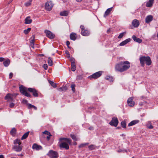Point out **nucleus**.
I'll return each mask as SVG.
<instances>
[{
    "mask_svg": "<svg viewBox=\"0 0 158 158\" xmlns=\"http://www.w3.org/2000/svg\"><path fill=\"white\" fill-rule=\"evenodd\" d=\"M13 75V74L12 73H10L9 75V78L10 79H11L12 78Z\"/></svg>",
    "mask_w": 158,
    "mask_h": 158,
    "instance_id": "51",
    "label": "nucleus"
},
{
    "mask_svg": "<svg viewBox=\"0 0 158 158\" xmlns=\"http://www.w3.org/2000/svg\"><path fill=\"white\" fill-rule=\"evenodd\" d=\"M11 98H12V99H9V101H13V97H11Z\"/></svg>",
    "mask_w": 158,
    "mask_h": 158,
    "instance_id": "62",
    "label": "nucleus"
},
{
    "mask_svg": "<svg viewBox=\"0 0 158 158\" xmlns=\"http://www.w3.org/2000/svg\"><path fill=\"white\" fill-rule=\"evenodd\" d=\"M132 24L134 27H137L139 26V23L138 20L135 19L132 21Z\"/></svg>",
    "mask_w": 158,
    "mask_h": 158,
    "instance_id": "13",
    "label": "nucleus"
},
{
    "mask_svg": "<svg viewBox=\"0 0 158 158\" xmlns=\"http://www.w3.org/2000/svg\"><path fill=\"white\" fill-rule=\"evenodd\" d=\"M5 59L3 57H0V61L2 62Z\"/></svg>",
    "mask_w": 158,
    "mask_h": 158,
    "instance_id": "54",
    "label": "nucleus"
},
{
    "mask_svg": "<svg viewBox=\"0 0 158 158\" xmlns=\"http://www.w3.org/2000/svg\"><path fill=\"white\" fill-rule=\"evenodd\" d=\"M49 84L52 86L53 88H56L57 87L56 84L53 82L51 81H48Z\"/></svg>",
    "mask_w": 158,
    "mask_h": 158,
    "instance_id": "34",
    "label": "nucleus"
},
{
    "mask_svg": "<svg viewBox=\"0 0 158 158\" xmlns=\"http://www.w3.org/2000/svg\"><path fill=\"white\" fill-rule=\"evenodd\" d=\"M123 151L121 149H119V150H118V151H117L118 152H123Z\"/></svg>",
    "mask_w": 158,
    "mask_h": 158,
    "instance_id": "58",
    "label": "nucleus"
},
{
    "mask_svg": "<svg viewBox=\"0 0 158 158\" xmlns=\"http://www.w3.org/2000/svg\"><path fill=\"white\" fill-rule=\"evenodd\" d=\"M63 140L65 141L69 144H71L72 140L70 139L65 138H60L59 139V140L60 141H61Z\"/></svg>",
    "mask_w": 158,
    "mask_h": 158,
    "instance_id": "15",
    "label": "nucleus"
},
{
    "mask_svg": "<svg viewBox=\"0 0 158 158\" xmlns=\"http://www.w3.org/2000/svg\"><path fill=\"white\" fill-rule=\"evenodd\" d=\"M132 38L134 41L137 42L139 43H140L142 42V39L137 37L135 35H133Z\"/></svg>",
    "mask_w": 158,
    "mask_h": 158,
    "instance_id": "16",
    "label": "nucleus"
},
{
    "mask_svg": "<svg viewBox=\"0 0 158 158\" xmlns=\"http://www.w3.org/2000/svg\"><path fill=\"white\" fill-rule=\"evenodd\" d=\"M144 62H145L146 64L148 66L152 64V61L150 57L149 56H145Z\"/></svg>",
    "mask_w": 158,
    "mask_h": 158,
    "instance_id": "11",
    "label": "nucleus"
},
{
    "mask_svg": "<svg viewBox=\"0 0 158 158\" xmlns=\"http://www.w3.org/2000/svg\"><path fill=\"white\" fill-rule=\"evenodd\" d=\"M27 106H28L27 108H28V109H30L31 108H33L35 110H37V108L34 105H33L29 103L28 104H27Z\"/></svg>",
    "mask_w": 158,
    "mask_h": 158,
    "instance_id": "31",
    "label": "nucleus"
},
{
    "mask_svg": "<svg viewBox=\"0 0 158 158\" xmlns=\"http://www.w3.org/2000/svg\"><path fill=\"white\" fill-rule=\"evenodd\" d=\"M133 97H132L129 98L127 101V103L129 106L131 107L133 106L135 104L134 102L133 101Z\"/></svg>",
    "mask_w": 158,
    "mask_h": 158,
    "instance_id": "9",
    "label": "nucleus"
},
{
    "mask_svg": "<svg viewBox=\"0 0 158 158\" xmlns=\"http://www.w3.org/2000/svg\"><path fill=\"white\" fill-rule=\"evenodd\" d=\"M27 101L26 99H24L22 100V102L24 104H26L27 105V104L29 103H27Z\"/></svg>",
    "mask_w": 158,
    "mask_h": 158,
    "instance_id": "45",
    "label": "nucleus"
},
{
    "mask_svg": "<svg viewBox=\"0 0 158 158\" xmlns=\"http://www.w3.org/2000/svg\"><path fill=\"white\" fill-rule=\"evenodd\" d=\"M32 1V0H29V2H26L25 3V5L27 7L30 6L31 5V2Z\"/></svg>",
    "mask_w": 158,
    "mask_h": 158,
    "instance_id": "40",
    "label": "nucleus"
},
{
    "mask_svg": "<svg viewBox=\"0 0 158 158\" xmlns=\"http://www.w3.org/2000/svg\"><path fill=\"white\" fill-rule=\"evenodd\" d=\"M105 79L110 81H113V78L112 76H107L106 78Z\"/></svg>",
    "mask_w": 158,
    "mask_h": 158,
    "instance_id": "35",
    "label": "nucleus"
},
{
    "mask_svg": "<svg viewBox=\"0 0 158 158\" xmlns=\"http://www.w3.org/2000/svg\"><path fill=\"white\" fill-rule=\"evenodd\" d=\"M73 144L74 145H76L77 144V143L76 142H73Z\"/></svg>",
    "mask_w": 158,
    "mask_h": 158,
    "instance_id": "60",
    "label": "nucleus"
},
{
    "mask_svg": "<svg viewBox=\"0 0 158 158\" xmlns=\"http://www.w3.org/2000/svg\"><path fill=\"white\" fill-rule=\"evenodd\" d=\"M16 130L15 128H13L10 131V134L12 136L15 135L16 133Z\"/></svg>",
    "mask_w": 158,
    "mask_h": 158,
    "instance_id": "28",
    "label": "nucleus"
},
{
    "mask_svg": "<svg viewBox=\"0 0 158 158\" xmlns=\"http://www.w3.org/2000/svg\"><path fill=\"white\" fill-rule=\"evenodd\" d=\"M130 66L128 61H121L116 65L115 69L116 71L122 72L129 69Z\"/></svg>",
    "mask_w": 158,
    "mask_h": 158,
    "instance_id": "2",
    "label": "nucleus"
},
{
    "mask_svg": "<svg viewBox=\"0 0 158 158\" xmlns=\"http://www.w3.org/2000/svg\"><path fill=\"white\" fill-rule=\"evenodd\" d=\"M121 125L122 127L124 128H125L126 127V122L125 121H123L121 123Z\"/></svg>",
    "mask_w": 158,
    "mask_h": 158,
    "instance_id": "39",
    "label": "nucleus"
},
{
    "mask_svg": "<svg viewBox=\"0 0 158 158\" xmlns=\"http://www.w3.org/2000/svg\"><path fill=\"white\" fill-rule=\"evenodd\" d=\"M59 147L60 148H64L66 150H68L69 149V146L68 144L66 142H62L59 144Z\"/></svg>",
    "mask_w": 158,
    "mask_h": 158,
    "instance_id": "10",
    "label": "nucleus"
},
{
    "mask_svg": "<svg viewBox=\"0 0 158 158\" xmlns=\"http://www.w3.org/2000/svg\"><path fill=\"white\" fill-rule=\"evenodd\" d=\"M81 34L84 36H88L89 34V32L87 30H83L81 31Z\"/></svg>",
    "mask_w": 158,
    "mask_h": 158,
    "instance_id": "21",
    "label": "nucleus"
},
{
    "mask_svg": "<svg viewBox=\"0 0 158 158\" xmlns=\"http://www.w3.org/2000/svg\"><path fill=\"white\" fill-rule=\"evenodd\" d=\"M144 102H140L139 104L140 106H142L143 105V103Z\"/></svg>",
    "mask_w": 158,
    "mask_h": 158,
    "instance_id": "56",
    "label": "nucleus"
},
{
    "mask_svg": "<svg viewBox=\"0 0 158 158\" xmlns=\"http://www.w3.org/2000/svg\"><path fill=\"white\" fill-rule=\"evenodd\" d=\"M15 104L13 103H10V104L9 107L11 108H13L15 106Z\"/></svg>",
    "mask_w": 158,
    "mask_h": 158,
    "instance_id": "46",
    "label": "nucleus"
},
{
    "mask_svg": "<svg viewBox=\"0 0 158 158\" xmlns=\"http://www.w3.org/2000/svg\"><path fill=\"white\" fill-rule=\"evenodd\" d=\"M112 7H111L107 9L104 15V17H106V16L109 15L110 14V12L112 10Z\"/></svg>",
    "mask_w": 158,
    "mask_h": 158,
    "instance_id": "25",
    "label": "nucleus"
},
{
    "mask_svg": "<svg viewBox=\"0 0 158 158\" xmlns=\"http://www.w3.org/2000/svg\"><path fill=\"white\" fill-rule=\"evenodd\" d=\"M71 66L72 71L73 72L75 71L76 70V65L74 62H72Z\"/></svg>",
    "mask_w": 158,
    "mask_h": 158,
    "instance_id": "27",
    "label": "nucleus"
},
{
    "mask_svg": "<svg viewBox=\"0 0 158 158\" xmlns=\"http://www.w3.org/2000/svg\"><path fill=\"white\" fill-rule=\"evenodd\" d=\"M85 146L84 143H82L80 144L78 146V148H83Z\"/></svg>",
    "mask_w": 158,
    "mask_h": 158,
    "instance_id": "48",
    "label": "nucleus"
},
{
    "mask_svg": "<svg viewBox=\"0 0 158 158\" xmlns=\"http://www.w3.org/2000/svg\"><path fill=\"white\" fill-rule=\"evenodd\" d=\"M154 0H149V1L146 3V6L147 7H151L153 3Z\"/></svg>",
    "mask_w": 158,
    "mask_h": 158,
    "instance_id": "24",
    "label": "nucleus"
},
{
    "mask_svg": "<svg viewBox=\"0 0 158 158\" xmlns=\"http://www.w3.org/2000/svg\"><path fill=\"white\" fill-rule=\"evenodd\" d=\"M147 127L148 128L150 129H152L153 128V126L151 124H150L149 125H148Z\"/></svg>",
    "mask_w": 158,
    "mask_h": 158,
    "instance_id": "47",
    "label": "nucleus"
},
{
    "mask_svg": "<svg viewBox=\"0 0 158 158\" xmlns=\"http://www.w3.org/2000/svg\"><path fill=\"white\" fill-rule=\"evenodd\" d=\"M118 123V121L117 118L113 117L112 120L110 122L109 124L111 126H114L116 127L117 126Z\"/></svg>",
    "mask_w": 158,
    "mask_h": 158,
    "instance_id": "6",
    "label": "nucleus"
},
{
    "mask_svg": "<svg viewBox=\"0 0 158 158\" xmlns=\"http://www.w3.org/2000/svg\"><path fill=\"white\" fill-rule=\"evenodd\" d=\"M145 56H140L139 58L140 63L142 67H144L145 65L144 60Z\"/></svg>",
    "mask_w": 158,
    "mask_h": 158,
    "instance_id": "18",
    "label": "nucleus"
},
{
    "mask_svg": "<svg viewBox=\"0 0 158 158\" xmlns=\"http://www.w3.org/2000/svg\"><path fill=\"white\" fill-rule=\"evenodd\" d=\"M70 136L72 139L74 141H77L79 139L77 138L76 135L73 134H71Z\"/></svg>",
    "mask_w": 158,
    "mask_h": 158,
    "instance_id": "33",
    "label": "nucleus"
},
{
    "mask_svg": "<svg viewBox=\"0 0 158 158\" xmlns=\"http://www.w3.org/2000/svg\"><path fill=\"white\" fill-rule=\"evenodd\" d=\"M19 91L23 95L28 97H31V95L30 94L27 92V91L32 93L34 97H38V94L37 90L34 88H28L24 87L23 85H21L19 87Z\"/></svg>",
    "mask_w": 158,
    "mask_h": 158,
    "instance_id": "1",
    "label": "nucleus"
},
{
    "mask_svg": "<svg viewBox=\"0 0 158 158\" xmlns=\"http://www.w3.org/2000/svg\"><path fill=\"white\" fill-rule=\"evenodd\" d=\"M43 134L47 135H50L51 134L50 132L47 131L43 132Z\"/></svg>",
    "mask_w": 158,
    "mask_h": 158,
    "instance_id": "43",
    "label": "nucleus"
},
{
    "mask_svg": "<svg viewBox=\"0 0 158 158\" xmlns=\"http://www.w3.org/2000/svg\"><path fill=\"white\" fill-rule=\"evenodd\" d=\"M43 67L45 70H47L48 69V65L47 64H44Z\"/></svg>",
    "mask_w": 158,
    "mask_h": 158,
    "instance_id": "49",
    "label": "nucleus"
},
{
    "mask_svg": "<svg viewBox=\"0 0 158 158\" xmlns=\"http://www.w3.org/2000/svg\"><path fill=\"white\" fill-rule=\"evenodd\" d=\"M93 127H89V129L90 130H93Z\"/></svg>",
    "mask_w": 158,
    "mask_h": 158,
    "instance_id": "59",
    "label": "nucleus"
},
{
    "mask_svg": "<svg viewBox=\"0 0 158 158\" xmlns=\"http://www.w3.org/2000/svg\"><path fill=\"white\" fill-rule=\"evenodd\" d=\"M52 136V135L51 134L50 135H48L46 137L47 140L48 141L50 139V137Z\"/></svg>",
    "mask_w": 158,
    "mask_h": 158,
    "instance_id": "53",
    "label": "nucleus"
},
{
    "mask_svg": "<svg viewBox=\"0 0 158 158\" xmlns=\"http://www.w3.org/2000/svg\"><path fill=\"white\" fill-rule=\"evenodd\" d=\"M153 19V16L152 15L147 16L145 18V22L147 23H148L151 22Z\"/></svg>",
    "mask_w": 158,
    "mask_h": 158,
    "instance_id": "14",
    "label": "nucleus"
},
{
    "mask_svg": "<svg viewBox=\"0 0 158 158\" xmlns=\"http://www.w3.org/2000/svg\"><path fill=\"white\" fill-rule=\"evenodd\" d=\"M69 12V11L68 10H64L61 12L60 15L61 16H66L68 15Z\"/></svg>",
    "mask_w": 158,
    "mask_h": 158,
    "instance_id": "23",
    "label": "nucleus"
},
{
    "mask_svg": "<svg viewBox=\"0 0 158 158\" xmlns=\"http://www.w3.org/2000/svg\"><path fill=\"white\" fill-rule=\"evenodd\" d=\"M70 38L71 40H75L77 38L76 34L73 32L71 33L70 35Z\"/></svg>",
    "mask_w": 158,
    "mask_h": 158,
    "instance_id": "19",
    "label": "nucleus"
},
{
    "mask_svg": "<svg viewBox=\"0 0 158 158\" xmlns=\"http://www.w3.org/2000/svg\"><path fill=\"white\" fill-rule=\"evenodd\" d=\"M30 16H28L25 19L24 23L26 24H29L31 23L32 22V20L30 19Z\"/></svg>",
    "mask_w": 158,
    "mask_h": 158,
    "instance_id": "22",
    "label": "nucleus"
},
{
    "mask_svg": "<svg viewBox=\"0 0 158 158\" xmlns=\"http://www.w3.org/2000/svg\"><path fill=\"white\" fill-rule=\"evenodd\" d=\"M48 64L50 66H51L52 65V60L50 57L48 58Z\"/></svg>",
    "mask_w": 158,
    "mask_h": 158,
    "instance_id": "38",
    "label": "nucleus"
},
{
    "mask_svg": "<svg viewBox=\"0 0 158 158\" xmlns=\"http://www.w3.org/2000/svg\"><path fill=\"white\" fill-rule=\"evenodd\" d=\"M76 1L77 2H81L82 0H76Z\"/></svg>",
    "mask_w": 158,
    "mask_h": 158,
    "instance_id": "64",
    "label": "nucleus"
},
{
    "mask_svg": "<svg viewBox=\"0 0 158 158\" xmlns=\"http://www.w3.org/2000/svg\"><path fill=\"white\" fill-rule=\"evenodd\" d=\"M32 148L33 149L39 151L40 150H42V147L40 145H39L36 143H34L32 146Z\"/></svg>",
    "mask_w": 158,
    "mask_h": 158,
    "instance_id": "12",
    "label": "nucleus"
},
{
    "mask_svg": "<svg viewBox=\"0 0 158 158\" xmlns=\"http://www.w3.org/2000/svg\"><path fill=\"white\" fill-rule=\"evenodd\" d=\"M71 63L72 62H74V59L73 58H71Z\"/></svg>",
    "mask_w": 158,
    "mask_h": 158,
    "instance_id": "57",
    "label": "nucleus"
},
{
    "mask_svg": "<svg viewBox=\"0 0 158 158\" xmlns=\"http://www.w3.org/2000/svg\"><path fill=\"white\" fill-rule=\"evenodd\" d=\"M67 89V87L66 86L62 87L59 88L58 89V90L59 91H65Z\"/></svg>",
    "mask_w": 158,
    "mask_h": 158,
    "instance_id": "32",
    "label": "nucleus"
},
{
    "mask_svg": "<svg viewBox=\"0 0 158 158\" xmlns=\"http://www.w3.org/2000/svg\"><path fill=\"white\" fill-rule=\"evenodd\" d=\"M29 133V131H27L26 133H25L22 137L21 139L22 140H23L26 139Z\"/></svg>",
    "mask_w": 158,
    "mask_h": 158,
    "instance_id": "30",
    "label": "nucleus"
},
{
    "mask_svg": "<svg viewBox=\"0 0 158 158\" xmlns=\"http://www.w3.org/2000/svg\"><path fill=\"white\" fill-rule=\"evenodd\" d=\"M96 146L94 145H91L88 146V148L90 150H92L96 148Z\"/></svg>",
    "mask_w": 158,
    "mask_h": 158,
    "instance_id": "36",
    "label": "nucleus"
},
{
    "mask_svg": "<svg viewBox=\"0 0 158 158\" xmlns=\"http://www.w3.org/2000/svg\"><path fill=\"white\" fill-rule=\"evenodd\" d=\"M53 6V4L51 1L47 2L45 5V9L48 11L51 10Z\"/></svg>",
    "mask_w": 158,
    "mask_h": 158,
    "instance_id": "7",
    "label": "nucleus"
},
{
    "mask_svg": "<svg viewBox=\"0 0 158 158\" xmlns=\"http://www.w3.org/2000/svg\"><path fill=\"white\" fill-rule=\"evenodd\" d=\"M31 43L33 45V46L34 45V39H33V40H31Z\"/></svg>",
    "mask_w": 158,
    "mask_h": 158,
    "instance_id": "52",
    "label": "nucleus"
},
{
    "mask_svg": "<svg viewBox=\"0 0 158 158\" xmlns=\"http://www.w3.org/2000/svg\"><path fill=\"white\" fill-rule=\"evenodd\" d=\"M131 39L130 38H128V39H126L125 40H124V41H122V42H121L119 44V46H123L125 45V44H127L128 43L130 42L131 41Z\"/></svg>",
    "mask_w": 158,
    "mask_h": 158,
    "instance_id": "17",
    "label": "nucleus"
},
{
    "mask_svg": "<svg viewBox=\"0 0 158 158\" xmlns=\"http://www.w3.org/2000/svg\"><path fill=\"white\" fill-rule=\"evenodd\" d=\"M44 33L46 36L50 39H53L55 37V35L49 30H46L44 31Z\"/></svg>",
    "mask_w": 158,
    "mask_h": 158,
    "instance_id": "8",
    "label": "nucleus"
},
{
    "mask_svg": "<svg viewBox=\"0 0 158 158\" xmlns=\"http://www.w3.org/2000/svg\"><path fill=\"white\" fill-rule=\"evenodd\" d=\"M65 53L67 55V57L68 58H70V55L69 51L68 50H66L65 51Z\"/></svg>",
    "mask_w": 158,
    "mask_h": 158,
    "instance_id": "44",
    "label": "nucleus"
},
{
    "mask_svg": "<svg viewBox=\"0 0 158 158\" xmlns=\"http://www.w3.org/2000/svg\"><path fill=\"white\" fill-rule=\"evenodd\" d=\"M0 158H4V156L3 155H0Z\"/></svg>",
    "mask_w": 158,
    "mask_h": 158,
    "instance_id": "61",
    "label": "nucleus"
},
{
    "mask_svg": "<svg viewBox=\"0 0 158 158\" xmlns=\"http://www.w3.org/2000/svg\"><path fill=\"white\" fill-rule=\"evenodd\" d=\"M48 155L51 158H57L59 156L58 152L52 150L49 151Z\"/></svg>",
    "mask_w": 158,
    "mask_h": 158,
    "instance_id": "5",
    "label": "nucleus"
},
{
    "mask_svg": "<svg viewBox=\"0 0 158 158\" xmlns=\"http://www.w3.org/2000/svg\"><path fill=\"white\" fill-rule=\"evenodd\" d=\"M13 97V95L11 94L8 93L5 97L4 99L5 100L8 99V101H9V100L10 99H11V97Z\"/></svg>",
    "mask_w": 158,
    "mask_h": 158,
    "instance_id": "26",
    "label": "nucleus"
},
{
    "mask_svg": "<svg viewBox=\"0 0 158 158\" xmlns=\"http://www.w3.org/2000/svg\"><path fill=\"white\" fill-rule=\"evenodd\" d=\"M125 33H126L125 32H123L120 34L118 36V38L119 39H121L122 38Z\"/></svg>",
    "mask_w": 158,
    "mask_h": 158,
    "instance_id": "42",
    "label": "nucleus"
},
{
    "mask_svg": "<svg viewBox=\"0 0 158 158\" xmlns=\"http://www.w3.org/2000/svg\"><path fill=\"white\" fill-rule=\"evenodd\" d=\"M80 28L81 30V31H82L83 30H85V27L83 25H81L80 26Z\"/></svg>",
    "mask_w": 158,
    "mask_h": 158,
    "instance_id": "50",
    "label": "nucleus"
},
{
    "mask_svg": "<svg viewBox=\"0 0 158 158\" xmlns=\"http://www.w3.org/2000/svg\"><path fill=\"white\" fill-rule=\"evenodd\" d=\"M10 63V60L9 59L6 60L3 62V64L5 67H7L9 65Z\"/></svg>",
    "mask_w": 158,
    "mask_h": 158,
    "instance_id": "29",
    "label": "nucleus"
},
{
    "mask_svg": "<svg viewBox=\"0 0 158 158\" xmlns=\"http://www.w3.org/2000/svg\"><path fill=\"white\" fill-rule=\"evenodd\" d=\"M139 121L138 120H136L131 121L128 124V126L130 127L138 123Z\"/></svg>",
    "mask_w": 158,
    "mask_h": 158,
    "instance_id": "20",
    "label": "nucleus"
},
{
    "mask_svg": "<svg viewBox=\"0 0 158 158\" xmlns=\"http://www.w3.org/2000/svg\"><path fill=\"white\" fill-rule=\"evenodd\" d=\"M15 144L13 147V149L17 152H20L22 149L23 146L21 145V141L18 139H16L14 141Z\"/></svg>",
    "mask_w": 158,
    "mask_h": 158,
    "instance_id": "3",
    "label": "nucleus"
},
{
    "mask_svg": "<svg viewBox=\"0 0 158 158\" xmlns=\"http://www.w3.org/2000/svg\"><path fill=\"white\" fill-rule=\"evenodd\" d=\"M31 28H28L27 29L23 31L25 35H27L31 31Z\"/></svg>",
    "mask_w": 158,
    "mask_h": 158,
    "instance_id": "37",
    "label": "nucleus"
},
{
    "mask_svg": "<svg viewBox=\"0 0 158 158\" xmlns=\"http://www.w3.org/2000/svg\"><path fill=\"white\" fill-rule=\"evenodd\" d=\"M110 29H108L107 31V32L109 33H110Z\"/></svg>",
    "mask_w": 158,
    "mask_h": 158,
    "instance_id": "63",
    "label": "nucleus"
},
{
    "mask_svg": "<svg viewBox=\"0 0 158 158\" xmlns=\"http://www.w3.org/2000/svg\"><path fill=\"white\" fill-rule=\"evenodd\" d=\"M75 84H72L71 85V87L72 89V90L73 92H74L75 91Z\"/></svg>",
    "mask_w": 158,
    "mask_h": 158,
    "instance_id": "41",
    "label": "nucleus"
},
{
    "mask_svg": "<svg viewBox=\"0 0 158 158\" xmlns=\"http://www.w3.org/2000/svg\"><path fill=\"white\" fill-rule=\"evenodd\" d=\"M66 44L67 46L70 44V42L69 41H67L66 42Z\"/></svg>",
    "mask_w": 158,
    "mask_h": 158,
    "instance_id": "55",
    "label": "nucleus"
},
{
    "mask_svg": "<svg viewBox=\"0 0 158 158\" xmlns=\"http://www.w3.org/2000/svg\"><path fill=\"white\" fill-rule=\"evenodd\" d=\"M102 71H99L89 76L88 78L91 80L93 79H96L102 75Z\"/></svg>",
    "mask_w": 158,
    "mask_h": 158,
    "instance_id": "4",
    "label": "nucleus"
}]
</instances>
